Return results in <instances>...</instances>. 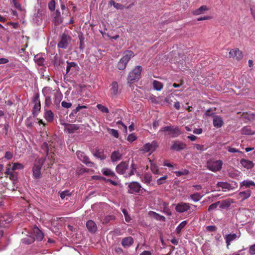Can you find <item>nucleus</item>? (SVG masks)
<instances>
[{
	"label": "nucleus",
	"instance_id": "nucleus-48",
	"mask_svg": "<svg viewBox=\"0 0 255 255\" xmlns=\"http://www.w3.org/2000/svg\"><path fill=\"white\" fill-rule=\"evenodd\" d=\"M215 110V109L214 110H213L212 109H209L207 110L205 113V115L207 117L215 116L214 114Z\"/></svg>",
	"mask_w": 255,
	"mask_h": 255
},
{
	"label": "nucleus",
	"instance_id": "nucleus-43",
	"mask_svg": "<svg viewBox=\"0 0 255 255\" xmlns=\"http://www.w3.org/2000/svg\"><path fill=\"white\" fill-rule=\"evenodd\" d=\"M34 61L39 66H42L44 62V59L42 57L37 56H35Z\"/></svg>",
	"mask_w": 255,
	"mask_h": 255
},
{
	"label": "nucleus",
	"instance_id": "nucleus-61",
	"mask_svg": "<svg viewBox=\"0 0 255 255\" xmlns=\"http://www.w3.org/2000/svg\"><path fill=\"white\" fill-rule=\"evenodd\" d=\"M194 147L196 148L197 150L200 151H203L205 149L204 146L203 145L194 144Z\"/></svg>",
	"mask_w": 255,
	"mask_h": 255
},
{
	"label": "nucleus",
	"instance_id": "nucleus-39",
	"mask_svg": "<svg viewBox=\"0 0 255 255\" xmlns=\"http://www.w3.org/2000/svg\"><path fill=\"white\" fill-rule=\"evenodd\" d=\"M153 86L157 91H160L162 89L163 85L162 83L156 80H154L153 82Z\"/></svg>",
	"mask_w": 255,
	"mask_h": 255
},
{
	"label": "nucleus",
	"instance_id": "nucleus-59",
	"mask_svg": "<svg viewBox=\"0 0 255 255\" xmlns=\"http://www.w3.org/2000/svg\"><path fill=\"white\" fill-rule=\"evenodd\" d=\"M206 229L209 232H215L217 231V228L215 226H208Z\"/></svg>",
	"mask_w": 255,
	"mask_h": 255
},
{
	"label": "nucleus",
	"instance_id": "nucleus-57",
	"mask_svg": "<svg viewBox=\"0 0 255 255\" xmlns=\"http://www.w3.org/2000/svg\"><path fill=\"white\" fill-rule=\"evenodd\" d=\"M55 18L56 20L59 21V20H60V22H61V14L59 10H56L55 12Z\"/></svg>",
	"mask_w": 255,
	"mask_h": 255
},
{
	"label": "nucleus",
	"instance_id": "nucleus-18",
	"mask_svg": "<svg viewBox=\"0 0 255 255\" xmlns=\"http://www.w3.org/2000/svg\"><path fill=\"white\" fill-rule=\"evenodd\" d=\"M133 239L132 237L129 236L123 238L121 242V245L124 248H128L133 245Z\"/></svg>",
	"mask_w": 255,
	"mask_h": 255
},
{
	"label": "nucleus",
	"instance_id": "nucleus-37",
	"mask_svg": "<svg viewBox=\"0 0 255 255\" xmlns=\"http://www.w3.org/2000/svg\"><path fill=\"white\" fill-rule=\"evenodd\" d=\"M103 174L107 176L115 177L116 176L114 171L109 168H104L102 170Z\"/></svg>",
	"mask_w": 255,
	"mask_h": 255
},
{
	"label": "nucleus",
	"instance_id": "nucleus-49",
	"mask_svg": "<svg viewBox=\"0 0 255 255\" xmlns=\"http://www.w3.org/2000/svg\"><path fill=\"white\" fill-rule=\"evenodd\" d=\"M44 104L45 107H47L48 108H49L51 106L52 102L51 97L50 96H46L45 97Z\"/></svg>",
	"mask_w": 255,
	"mask_h": 255
},
{
	"label": "nucleus",
	"instance_id": "nucleus-7",
	"mask_svg": "<svg viewBox=\"0 0 255 255\" xmlns=\"http://www.w3.org/2000/svg\"><path fill=\"white\" fill-rule=\"evenodd\" d=\"M76 155L78 158L85 163L87 166L90 167H94V163L90 160L89 158L86 155L85 152L79 150L77 151Z\"/></svg>",
	"mask_w": 255,
	"mask_h": 255
},
{
	"label": "nucleus",
	"instance_id": "nucleus-47",
	"mask_svg": "<svg viewBox=\"0 0 255 255\" xmlns=\"http://www.w3.org/2000/svg\"><path fill=\"white\" fill-rule=\"evenodd\" d=\"M167 179V176L165 175L162 177L159 178L157 180V184L159 185L164 184L166 180Z\"/></svg>",
	"mask_w": 255,
	"mask_h": 255
},
{
	"label": "nucleus",
	"instance_id": "nucleus-60",
	"mask_svg": "<svg viewBox=\"0 0 255 255\" xmlns=\"http://www.w3.org/2000/svg\"><path fill=\"white\" fill-rule=\"evenodd\" d=\"M13 156V154L10 151H6L5 153L4 158L6 159H10Z\"/></svg>",
	"mask_w": 255,
	"mask_h": 255
},
{
	"label": "nucleus",
	"instance_id": "nucleus-2",
	"mask_svg": "<svg viewBox=\"0 0 255 255\" xmlns=\"http://www.w3.org/2000/svg\"><path fill=\"white\" fill-rule=\"evenodd\" d=\"M134 56V53L131 50L126 51L123 54V56L120 59L117 64V68L120 70H124L128 62Z\"/></svg>",
	"mask_w": 255,
	"mask_h": 255
},
{
	"label": "nucleus",
	"instance_id": "nucleus-41",
	"mask_svg": "<svg viewBox=\"0 0 255 255\" xmlns=\"http://www.w3.org/2000/svg\"><path fill=\"white\" fill-rule=\"evenodd\" d=\"M150 170L155 174H159L160 171L157 165L154 163L151 162L150 164Z\"/></svg>",
	"mask_w": 255,
	"mask_h": 255
},
{
	"label": "nucleus",
	"instance_id": "nucleus-32",
	"mask_svg": "<svg viewBox=\"0 0 255 255\" xmlns=\"http://www.w3.org/2000/svg\"><path fill=\"white\" fill-rule=\"evenodd\" d=\"M208 10L206 5H202L199 8L196 9L193 11V14L195 15H198L201 14L204 12V11Z\"/></svg>",
	"mask_w": 255,
	"mask_h": 255
},
{
	"label": "nucleus",
	"instance_id": "nucleus-27",
	"mask_svg": "<svg viewBox=\"0 0 255 255\" xmlns=\"http://www.w3.org/2000/svg\"><path fill=\"white\" fill-rule=\"evenodd\" d=\"M251 186L255 187V183L252 180H244L240 183L241 188L245 187L246 188H250Z\"/></svg>",
	"mask_w": 255,
	"mask_h": 255
},
{
	"label": "nucleus",
	"instance_id": "nucleus-34",
	"mask_svg": "<svg viewBox=\"0 0 255 255\" xmlns=\"http://www.w3.org/2000/svg\"><path fill=\"white\" fill-rule=\"evenodd\" d=\"M152 180V176L150 173H146L144 174L143 178L142 179V181L146 184L147 185H148L150 184V182Z\"/></svg>",
	"mask_w": 255,
	"mask_h": 255
},
{
	"label": "nucleus",
	"instance_id": "nucleus-31",
	"mask_svg": "<svg viewBox=\"0 0 255 255\" xmlns=\"http://www.w3.org/2000/svg\"><path fill=\"white\" fill-rule=\"evenodd\" d=\"M44 118L48 122H51L53 121L54 114L51 110L46 111L44 114Z\"/></svg>",
	"mask_w": 255,
	"mask_h": 255
},
{
	"label": "nucleus",
	"instance_id": "nucleus-58",
	"mask_svg": "<svg viewBox=\"0 0 255 255\" xmlns=\"http://www.w3.org/2000/svg\"><path fill=\"white\" fill-rule=\"evenodd\" d=\"M12 2L14 6L19 10L21 9V4L18 2L17 0H12Z\"/></svg>",
	"mask_w": 255,
	"mask_h": 255
},
{
	"label": "nucleus",
	"instance_id": "nucleus-62",
	"mask_svg": "<svg viewBox=\"0 0 255 255\" xmlns=\"http://www.w3.org/2000/svg\"><path fill=\"white\" fill-rule=\"evenodd\" d=\"M228 151L231 153H235V152H241L240 150L237 149L235 148L231 147H227Z\"/></svg>",
	"mask_w": 255,
	"mask_h": 255
},
{
	"label": "nucleus",
	"instance_id": "nucleus-42",
	"mask_svg": "<svg viewBox=\"0 0 255 255\" xmlns=\"http://www.w3.org/2000/svg\"><path fill=\"white\" fill-rule=\"evenodd\" d=\"M174 173L177 177L181 176L182 175H187L189 173L188 170L184 169L182 171H176Z\"/></svg>",
	"mask_w": 255,
	"mask_h": 255
},
{
	"label": "nucleus",
	"instance_id": "nucleus-25",
	"mask_svg": "<svg viewBox=\"0 0 255 255\" xmlns=\"http://www.w3.org/2000/svg\"><path fill=\"white\" fill-rule=\"evenodd\" d=\"M110 89L111 95L112 97L116 96L118 94V84L116 81L112 82Z\"/></svg>",
	"mask_w": 255,
	"mask_h": 255
},
{
	"label": "nucleus",
	"instance_id": "nucleus-1",
	"mask_svg": "<svg viewBox=\"0 0 255 255\" xmlns=\"http://www.w3.org/2000/svg\"><path fill=\"white\" fill-rule=\"evenodd\" d=\"M136 165L133 162L129 168L128 163L122 161L116 166V170L118 173L124 175L125 177H128L136 173Z\"/></svg>",
	"mask_w": 255,
	"mask_h": 255
},
{
	"label": "nucleus",
	"instance_id": "nucleus-45",
	"mask_svg": "<svg viewBox=\"0 0 255 255\" xmlns=\"http://www.w3.org/2000/svg\"><path fill=\"white\" fill-rule=\"evenodd\" d=\"M24 167L23 165L19 163H14L11 168V170L14 171L16 169H22Z\"/></svg>",
	"mask_w": 255,
	"mask_h": 255
},
{
	"label": "nucleus",
	"instance_id": "nucleus-9",
	"mask_svg": "<svg viewBox=\"0 0 255 255\" xmlns=\"http://www.w3.org/2000/svg\"><path fill=\"white\" fill-rule=\"evenodd\" d=\"M32 102L34 103L32 110V114L34 116H37L41 109L40 101L38 93L36 94L32 99Z\"/></svg>",
	"mask_w": 255,
	"mask_h": 255
},
{
	"label": "nucleus",
	"instance_id": "nucleus-28",
	"mask_svg": "<svg viewBox=\"0 0 255 255\" xmlns=\"http://www.w3.org/2000/svg\"><path fill=\"white\" fill-rule=\"evenodd\" d=\"M251 190H250L242 191L239 193V198H241L243 201L249 198L251 196Z\"/></svg>",
	"mask_w": 255,
	"mask_h": 255
},
{
	"label": "nucleus",
	"instance_id": "nucleus-8",
	"mask_svg": "<svg viewBox=\"0 0 255 255\" xmlns=\"http://www.w3.org/2000/svg\"><path fill=\"white\" fill-rule=\"evenodd\" d=\"M222 165L223 162L221 160L211 161L207 162V168L211 171L217 172L222 169Z\"/></svg>",
	"mask_w": 255,
	"mask_h": 255
},
{
	"label": "nucleus",
	"instance_id": "nucleus-15",
	"mask_svg": "<svg viewBox=\"0 0 255 255\" xmlns=\"http://www.w3.org/2000/svg\"><path fill=\"white\" fill-rule=\"evenodd\" d=\"M240 237V235L238 236L237 234L235 233H231L225 235L224 237L227 244V248L229 249V247L231 245V242L234 240H236Z\"/></svg>",
	"mask_w": 255,
	"mask_h": 255
},
{
	"label": "nucleus",
	"instance_id": "nucleus-53",
	"mask_svg": "<svg viewBox=\"0 0 255 255\" xmlns=\"http://www.w3.org/2000/svg\"><path fill=\"white\" fill-rule=\"evenodd\" d=\"M110 133L116 138H118L119 137V132L116 129H111Z\"/></svg>",
	"mask_w": 255,
	"mask_h": 255
},
{
	"label": "nucleus",
	"instance_id": "nucleus-19",
	"mask_svg": "<svg viewBox=\"0 0 255 255\" xmlns=\"http://www.w3.org/2000/svg\"><path fill=\"white\" fill-rule=\"evenodd\" d=\"M213 126L217 128H221L224 125L223 118L218 115L214 116L213 119Z\"/></svg>",
	"mask_w": 255,
	"mask_h": 255
},
{
	"label": "nucleus",
	"instance_id": "nucleus-6",
	"mask_svg": "<svg viewBox=\"0 0 255 255\" xmlns=\"http://www.w3.org/2000/svg\"><path fill=\"white\" fill-rule=\"evenodd\" d=\"M43 164V160L41 158L35 161L33 167V175L34 178L39 179L41 175V169Z\"/></svg>",
	"mask_w": 255,
	"mask_h": 255
},
{
	"label": "nucleus",
	"instance_id": "nucleus-5",
	"mask_svg": "<svg viewBox=\"0 0 255 255\" xmlns=\"http://www.w3.org/2000/svg\"><path fill=\"white\" fill-rule=\"evenodd\" d=\"M71 40V37L64 33L59 38V43L57 46L59 48L66 49Z\"/></svg>",
	"mask_w": 255,
	"mask_h": 255
},
{
	"label": "nucleus",
	"instance_id": "nucleus-52",
	"mask_svg": "<svg viewBox=\"0 0 255 255\" xmlns=\"http://www.w3.org/2000/svg\"><path fill=\"white\" fill-rule=\"evenodd\" d=\"M48 7L51 11L54 10L55 8V2L54 0H52L49 2Z\"/></svg>",
	"mask_w": 255,
	"mask_h": 255
},
{
	"label": "nucleus",
	"instance_id": "nucleus-40",
	"mask_svg": "<svg viewBox=\"0 0 255 255\" xmlns=\"http://www.w3.org/2000/svg\"><path fill=\"white\" fill-rule=\"evenodd\" d=\"M217 185L219 187H221L223 189L229 190L231 188V185L229 183L224 182H218Z\"/></svg>",
	"mask_w": 255,
	"mask_h": 255
},
{
	"label": "nucleus",
	"instance_id": "nucleus-54",
	"mask_svg": "<svg viewBox=\"0 0 255 255\" xmlns=\"http://www.w3.org/2000/svg\"><path fill=\"white\" fill-rule=\"evenodd\" d=\"M136 139V137L133 133L129 134L127 137V140L130 142H132V141L135 140Z\"/></svg>",
	"mask_w": 255,
	"mask_h": 255
},
{
	"label": "nucleus",
	"instance_id": "nucleus-38",
	"mask_svg": "<svg viewBox=\"0 0 255 255\" xmlns=\"http://www.w3.org/2000/svg\"><path fill=\"white\" fill-rule=\"evenodd\" d=\"M202 197L203 196H202L199 193H195L190 196V198L196 202L199 201Z\"/></svg>",
	"mask_w": 255,
	"mask_h": 255
},
{
	"label": "nucleus",
	"instance_id": "nucleus-14",
	"mask_svg": "<svg viewBox=\"0 0 255 255\" xmlns=\"http://www.w3.org/2000/svg\"><path fill=\"white\" fill-rule=\"evenodd\" d=\"M129 188L128 193L134 194L139 193L141 187L139 183L137 182H132L128 186Z\"/></svg>",
	"mask_w": 255,
	"mask_h": 255
},
{
	"label": "nucleus",
	"instance_id": "nucleus-22",
	"mask_svg": "<svg viewBox=\"0 0 255 255\" xmlns=\"http://www.w3.org/2000/svg\"><path fill=\"white\" fill-rule=\"evenodd\" d=\"M240 162L242 165L247 169H252L254 166V164L252 161L246 159H242Z\"/></svg>",
	"mask_w": 255,
	"mask_h": 255
},
{
	"label": "nucleus",
	"instance_id": "nucleus-36",
	"mask_svg": "<svg viewBox=\"0 0 255 255\" xmlns=\"http://www.w3.org/2000/svg\"><path fill=\"white\" fill-rule=\"evenodd\" d=\"M241 132L243 134L246 135H253L255 134V132L252 131L251 128L248 127H244L241 130Z\"/></svg>",
	"mask_w": 255,
	"mask_h": 255
},
{
	"label": "nucleus",
	"instance_id": "nucleus-4",
	"mask_svg": "<svg viewBox=\"0 0 255 255\" xmlns=\"http://www.w3.org/2000/svg\"><path fill=\"white\" fill-rule=\"evenodd\" d=\"M142 67L140 66H137L132 71L128 74V80L132 82L140 78Z\"/></svg>",
	"mask_w": 255,
	"mask_h": 255
},
{
	"label": "nucleus",
	"instance_id": "nucleus-64",
	"mask_svg": "<svg viewBox=\"0 0 255 255\" xmlns=\"http://www.w3.org/2000/svg\"><path fill=\"white\" fill-rule=\"evenodd\" d=\"M163 212L166 213L167 215H171V212L168 207H164Z\"/></svg>",
	"mask_w": 255,
	"mask_h": 255
},
{
	"label": "nucleus",
	"instance_id": "nucleus-63",
	"mask_svg": "<svg viewBox=\"0 0 255 255\" xmlns=\"http://www.w3.org/2000/svg\"><path fill=\"white\" fill-rule=\"evenodd\" d=\"M249 253L252 255H255V244L250 247Z\"/></svg>",
	"mask_w": 255,
	"mask_h": 255
},
{
	"label": "nucleus",
	"instance_id": "nucleus-26",
	"mask_svg": "<svg viewBox=\"0 0 255 255\" xmlns=\"http://www.w3.org/2000/svg\"><path fill=\"white\" fill-rule=\"evenodd\" d=\"M86 226L89 231L91 233H95L97 230L96 224L92 220H89L87 222Z\"/></svg>",
	"mask_w": 255,
	"mask_h": 255
},
{
	"label": "nucleus",
	"instance_id": "nucleus-50",
	"mask_svg": "<svg viewBox=\"0 0 255 255\" xmlns=\"http://www.w3.org/2000/svg\"><path fill=\"white\" fill-rule=\"evenodd\" d=\"M122 212L124 215L125 220L126 222H128L130 220V218L128 214V212L126 209H123L122 210Z\"/></svg>",
	"mask_w": 255,
	"mask_h": 255
},
{
	"label": "nucleus",
	"instance_id": "nucleus-51",
	"mask_svg": "<svg viewBox=\"0 0 255 255\" xmlns=\"http://www.w3.org/2000/svg\"><path fill=\"white\" fill-rule=\"evenodd\" d=\"M219 202H218V201L216 203H214L213 204H212L211 205H210L209 206L208 211L210 212V211H212L213 210L217 208L218 206L219 205Z\"/></svg>",
	"mask_w": 255,
	"mask_h": 255
},
{
	"label": "nucleus",
	"instance_id": "nucleus-46",
	"mask_svg": "<svg viewBox=\"0 0 255 255\" xmlns=\"http://www.w3.org/2000/svg\"><path fill=\"white\" fill-rule=\"evenodd\" d=\"M71 195L69 190H65L60 193V197L62 199L65 198L66 196H70Z\"/></svg>",
	"mask_w": 255,
	"mask_h": 255
},
{
	"label": "nucleus",
	"instance_id": "nucleus-23",
	"mask_svg": "<svg viewBox=\"0 0 255 255\" xmlns=\"http://www.w3.org/2000/svg\"><path fill=\"white\" fill-rule=\"evenodd\" d=\"M148 215L150 217L153 218L157 221H160L164 222L165 221V218L163 216L160 215L159 214L154 212V211H149L148 213Z\"/></svg>",
	"mask_w": 255,
	"mask_h": 255
},
{
	"label": "nucleus",
	"instance_id": "nucleus-17",
	"mask_svg": "<svg viewBox=\"0 0 255 255\" xmlns=\"http://www.w3.org/2000/svg\"><path fill=\"white\" fill-rule=\"evenodd\" d=\"M186 147V144L184 142L175 141L174 142L173 145L171 146V149L175 151H180L185 149Z\"/></svg>",
	"mask_w": 255,
	"mask_h": 255
},
{
	"label": "nucleus",
	"instance_id": "nucleus-24",
	"mask_svg": "<svg viewBox=\"0 0 255 255\" xmlns=\"http://www.w3.org/2000/svg\"><path fill=\"white\" fill-rule=\"evenodd\" d=\"M122 153L118 150L113 151L111 155V159L112 162H116L121 159Z\"/></svg>",
	"mask_w": 255,
	"mask_h": 255
},
{
	"label": "nucleus",
	"instance_id": "nucleus-30",
	"mask_svg": "<svg viewBox=\"0 0 255 255\" xmlns=\"http://www.w3.org/2000/svg\"><path fill=\"white\" fill-rule=\"evenodd\" d=\"M62 94L61 93L56 92L54 94V104L57 107H59L60 103L62 99Z\"/></svg>",
	"mask_w": 255,
	"mask_h": 255
},
{
	"label": "nucleus",
	"instance_id": "nucleus-13",
	"mask_svg": "<svg viewBox=\"0 0 255 255\" xmlns=\"http://www.w3.org/2000/svg\"><path fill=\"white\" fill-rule=\"evenodd\" d=\"M229 57L230 58H235L237 60L239 61L243 58V54L242 51L239 49H232L229 52Z\"/></svg>",
	"mask_w": 255,
	"mask_h": 255
},
{
	"label": "nucleus",
	"instance_id": "nucleus-55",
	"mask_svg": "<svg viewBox=\"0 0 255 255\" xmlns=\"http://www.w3.org/2000/svg\"><path fill=\"white\" fill-rule=\"evenodd\" d=\"M61 106L65 108L69 109L72 106V104L69 102H67L66 101H63L61 103Z\"/></svg>",
	"mask_w": 255,
	"mask_h": 255
},
{
	"label": "nucleus",
	"instance_id": "nucleus-21",
	"mask_svg": "<svg viewBox=\"0 0 255 255\" xmlns=\"http://www.w3.org/2000/svg\"><path fill=\"white\" fill-rule=\"evenodd\" d=\"M219 202V207L223 209L228 208L231 206V204L233 203V200L230 199L222 200Z\"/></svg>",
	"mask_w": 255,
	"mask_h": 255
},
{
	"label": "nucleus",
	"instance_id": "nucleus-56",
	"mask_svg": "<svg viewBox=\"0 0 255 255\" xmlns=\"http://www.w3.org/2000/svg\"><path fill=\"white\" fill-rule=\"evenodd\" d=\"M87 108V107L86 106H80L79 105L78 106H77L76 107V108L75 109H74L73 111H72V113H74V114H76L77 112H78L81 109H86Z\"/></svg>",
	"mask_w": 255,
	"mask_h": 255
},
{
	"label": "nucleus",
	"instance_id": "nucleus-33",
	"mask_svg": "<svg viewBox=\"0 0 255 255\" xmlns=\"http://www.w3.org/2000/svg\"><path fill=\"white\" fill-rule=\"evenodd\" d=\"M109 5L110 6H114L117 9H123L125 7V6L120 3H116L113 0H110L109 1Z\"/></svg>",
	"mask_w": 255,
	"mask_h": 255
},
{
	"label": "nucleus",
	"instance_id": "nucleus-16",
	"mask_svg": "<svg viewBox=\"0 0 255 255\" xmlns=\"http://www.w3.org/2000/svg\"><path fill=\"white\" fill-rule=\"evenodd\" d=\"M190 208V206L189 203L181 202L176 205L175 210L178 213H183L189 210Z\"/></svg>",
	"mask_w": 255,
	"mask_h": 255
},
{
	"label": "nucleus",
	"instance_id": "nucleus-20",
	"mask_svg": "<svg viewBox=\"0 0 255 255\" xmlns=\"http://www.w3.org/2000/svg\"><path fill=\"white\" fill-rule=\"evenodd\" d=\"M33 233L35 236L36 239L37 241H41L44 237V235L41 231L36 226H35L33 229Z\"/></svg>",
	"mask_w": 255,
	"mask_h": 255
},
{
	"label": "nucleus",
	"instance_id": "nucleus-11",
	"mask_svg": "<svg viewBox=\"0 0 255 255\" xmlns=\"http://www.w3.org/2000/svg\"><path fill=\"white\" fill-rule=\"evenodd\" d=\"M67 65L66 66V75H71L78 71L79 66L76 63L74 62H69L67 61Z\"/></svg>",
	"mask_w": 255,
	"mask_h": 255
},
{
	"label": "nucleus",
	"instance_id": "nucleus-35",
	"mask_svg": "<svg viewBox=\"0 0 255 255\" xmlns=\"http://www.w3.org/2000/svg\"><path fill=\"white\" fill-rule=\"evenodd\" d=\"M187 224V221H183L177 227L175 231L177 235L180 234L182 230L185 227Z\"/></svg>",
	"mask_w": 255,
	"mask_h": 255
},
{
	"label": "nucleus",
	"instance_id": "nucleus-12",
	"mask_svg": "<svg viewBox=\"0 0 255 255\" xmlns=\"http://www.w3.org/2000/svg\"><path fill=\"white\" fill-rule=\"evenodd\" d=\"M63 125L64 126V131H66L69 133H74L80 129V126L77 124L64 123Z\"/></svg>",
	"mask_w": 255,
	"mask_h": 255
},
{
	"label": "nucleus",
	"instance_id": "nucleus-10",
	"mask_svg": "<svg viewBox=\"0 0 255 255\" xmlns=\"http://www.w3.org/2000/svg\"><path fill=\"white\" fill-rule=\"evenodd\" d=\"M158 146V143L155 140H153L151 143H147L143 145L140 150L144 152L152 153L154 151Z\"/></svg>",
	"mask_w": 255,
	"mask_h": 255
},
{
	"label": "nucleus",
	"instance_id": "nucleus-44",
	"mask_svg": "<svg viewBox=\"0 0 255 255\" xmlns=\"http://www.w3.org/2000/svg\"><path fill=\"white\" fill-rule=\"evenodd\" d=\"M97 108L102 113H108L109 112V110L107 107L103 106L101 104H98L97 105Z\"/></svg>",
	"mask_w": 255,
	"mask_h": 255
},
{
	"label": "nucleus",
	"instance_id": "nucleus-3",
	"mask_svg": "<svg viewBox=\"0 0 255 255\" xmlns=\"http://www.w3.org/2000/svg\"><path fill=\"white\" fill-rule=\"evenodd\" d=\"M160 131L168 132V134L173 138L176 137L182 134V132L178 127H164L160 129Z\"/></svg>",
	"mask_w": 255,
	"mask_h": 255
},
{
	"label": "nucleus",
	"instance_id": "nucleus-29",
	"mask_svg": "<svg viewBox=\"0 0 255 255\" xmlns=\"http://www.w3.org/2000/svg\"><path fill=\"white\" fill-rule=\"evenodd\" d=\"M94 156L100 158L101 160H104L106 158V155H105L104 153V152L102 150H100L99 148H96L95 149V151L93 153Z\"/></svg>",
	"mask_w": 255,
	"mask_h": 255
}]
</instances>
